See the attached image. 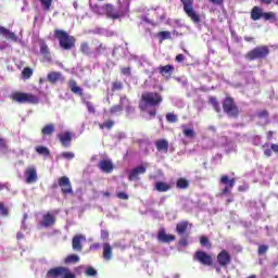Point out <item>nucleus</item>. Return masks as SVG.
<instances>
[{
    "mask_svg": "<svg viewBox=\"0 0 278 278\" xmlns=\"http://www.w3.org/2000/svg\"><path fill=\"white\" fill-rule=\"evenodd\" d=\"M162 101H164L162 93L146 91L141 94L139 100V110L141 112H148L150 118H155L157 114V110L155 108H160V105H162Z\"/></svg>",
    "mask_w": 278,
    "mask_h": 278,
    "instance_id": "obj_1",
    "label": "nucleus"
},
{
    "mask_svg": "<svg viewBox=\"0 0 278 278\" xmlns=\"http://www.w3.org/2000/svg\"><path fill=\"white\" fill-rule=\"evenodd\" d=\"M54 38H56L59 41V47L63 49V51H71L75 49L77 39L66 33V30L54 29Z\"/></svg>",
    "mask_w": 278,
    "mask_h": 278,
    "instance_id": "obj_2",
    "label": "nucleus"
},
{
    "mask_svg": "<svg viewBox=\"0 0 278 278\" xmlns=\"http://www.w3.org/2000/svg\"><path fill=\"white\" fill-rule=\"evenodd\" d=\"M270 54L268 46H258L245 53V60L254 62V60H266Z\"/></svg>",
    "mask_w": 278,
    "mask_h": 278,
    "instance_id": "obj_3",
    "label": "nucleus"
},
{
    "mask_svg": "<svg viewBox=\"0 0 278 278\" xmlns=\"http://www.w3.org/2000/svg\"><path fill=\"white\" fill-rule=\"evenodd\" d=\"M223 111L228 118H238V116H240V108L236 104V100L229 96H227L223 101Z\"/></svg>",
    "mask_w": 278,
    "mask_h": 278,
    "instance_id": "obj_4",
    "label": "nucleus"
},
{
    "mask_svg": "<svg viewBox=\"0 0 278 278\" xmlns=\"http://www.w3.org/2000/svg\"><path fill=\"white\" fill-rule=\"evenodd\" d=\"M250 18L252 21H270L271 23H275L277 21V14L275 12H264V10L257 5L253 7L250 12Z\"/></svg>",
    "mask_w": 278,
    "mask_h": 278,
    "instance_id": "obj_5",
    "label": "nucleus"
},
{
    "mask_svg": "<svg viewBox=\"0 0 278 278\" xmlns=\"http://www.w3.org/2000/svg\"><path fill=\"white\" fill-rule=\"evenodd\" d=\"M11 99L16 103H29L30 105H38V103H40L38 96L21 91L12 93Z\"/></svg>",
    "mask_w": 278,
    "mask_h": 278,
    "instance_id": "obj_6",
    "label": "nucleus"
},
{
    "mask_svg": "<svg viewBox=\"0 0 278 278\" xmlns=\"http://www.w3.org/2000/svg\"><path fill=\"white\" fill-rule=\"evenodd\" d=\"M46 278H77V276L68 267L56 266L47 271Z\"/></svg>",
    "mask_w": 278,
    "mask_h": 278,
    "instance_id": "obj_7",
    "label": "nucleus"
},
{
    "mask_svg": "<svg viewBox=\"0 0 278 278\" xmlns=\"http://www.w3.org/2000/svg\"><path fill=\"white\" fill-rule=\"evenodd\" d=\"M184 5V12L187 14L189 18H191L192 23H201V16L194 11V0H180Z\"/></svg>",
    "mask_w": 278,
    "mask_h": 278,
    "instance_id": "obj_8",
    "label": "nucleus"
},
{
    "mask_svg": "<svg viewBox=\"0 0 278 278\" xmlns=\"http://www.w3.org/2000/svg\"><path fill=\"white\" fill-rule=\"evenodd\" d=\"M194 262H199L202 266H212L214 264V258L212 257V254H208L205 251L198 250L193 254Z\"/></svg>",
    "mask_w": 278,
    "mask_h": 278,
    "instance_id": "obj_9",
    "label": "nucleus"
},
{
    "mask_svg": "<svg viewBox=\"0 0 278 278\" xmlns=\"http://www.w3.org/2000/svg\"><path fill=\"white\" fill-rule=\"evenodd\" d=\"M219 184L225 186L220 191V195L225 197V194H230L231 190H233V186H236V178H229V176L223 175L219 179Z\"/></svg>",
    "mask_w": 278,
    "mask_h": 278,
    "instance_id": "obj_10",
    "label": "nucleus"
},
{
    "mask_svg": "<svg viewBox=\"0 0 278 278\" xmlns=\"http://www.w3.org/2000/svg\"><path fill=\"white\" fill-rule=\"evenodd\" d=\"M59 188H61V192L62 194H64V197L68 195V194H73V185L71 184V178H68L67 176H62L59 178Z\"/></svg>",
    "mask_w": 278,
    "mask_h": 278,
    "instance_id": "obj_11",
    "label": "nucleus"
},
{
    "mask_svg": "<svg viewBox=\"0 0 278 278\" xmlns=\"http://www.w3.org/2000/svg\"><path fill=\"white\" fill-rule=\"evenodd\" d=\"M104 12L108 18H112V21H118V18H123V16H125V13L116 10V8L111 3L104 5Z\"/></svg>",
    "mask_w": 278,
    "mask_h": 278,
    "instance_id": "obj_12",
    "label": "nucleus"
},
{
    "mask_svg": "<svg viewBox=\"0 0 278 278\" xmlns=\"http://www.w3.org/2000/svg\"><path fill=\"white\" fill-rule=\"evenodd\" d=\"M217 263L222 268H227L229 264H231V254L227 250H222L217 254Z\"/></svg>",
    "mask_w": 278,
    "mask_h": 278,
    "instance_id": "obj_13",
    "label": "nucleus"
},
{
    "mask_svg": "<svg viewBox=\"0 0 278 278\" xmlns=\"http://www.w3.org/2000/svg\"><path fill=\"white\" fill-rule=\"evenodd\" d=\"M147 173V167L144 165H140L135 167L128 175L129 181H139L140 175H144Z\"/></svg>",
    "mask_w": 278,
    "mask_h": 278,
    "instance_id": "obj_14",
    "label": "nucleus"
},
{
    "mask_svg": "<svg viewBox=\"0 0 278 278\" xmlns=\"http://www.w3.org/2000/svg\"><path fill=\"white\" fill-rule=\"evenodd\" d=\"M159 242H163L164 244H168L170 242H175L177 237L175 235H167L164 228H161L157 232Z\"/></svg>",
    "mask_w": 278,
    "mask_h": 278,
    "instance_id": "obj_15",
    "label": "nucleus"
},
{
    "mask_svg": "<svg viewBox=\"0 0 278 278\" xmlns=\"http://www.w3.org/2000/svg\"><path fill=\"white\" fill-rule=\"evenodd\" d=\"M38 45H39V51H40L41 55L45 58V60L47 62H51V60H52L51 50L49 49L47 41H45V39H39Z\"/></svg>",
    "mask_w": 278,
    "mask_h": 278,
    "instance_id": "obj_16",
    "label": "nucleus"
},
{
    "mask_svg": "<svg viewBox=\"0 0 278 278\" xmlns=\"http://www.w3.org/2000/svg\"><path fill=\"white\" fill-rule=\"evenodd\" d=\"M159 73L164 77V79H166V81H168V79L173 77V73H175V66L170 64L161 65L159 66Z\"/></svg>",
    "mask_w": 278,
    "mask_h": 278,
    "instance_id": "obj_17",
    "label": "nucleus"
},
{
    "mask_svg": "<svg viewBox=\"0 0 278 278\" xmlns=\"http://www.w3.org/2000/svg\"><path fill=\"white\" fill-rule=\"evenodd\" d=\"M58 139L60 140L62 147L65 149L71 147V142H73V132L65 131L58 135Z\"/></svg>",
    "mask_w": 278,
    "mask_h": 278,
    "instance_id": "obj_18",
    "label": "nucleus"
},
{
    "mask_svg": "<svg viewBox=\"0 0 278 278\" xmlns=\"http://www.w3.org/2000/svg\"><path fill=\"white\" fill-rule=\"evenodd\" d=\"M54 225H55V215L51 212H47L42 216L41 226L49 228V227H53Z\"/></svg>",
    "mask_w": 278,
    "mask_h": 278,
    "instance_id": "obj_19",
    "label": "nucleus"
},
{
    "mask_svg": "<svg viewBox=\"0 0 278 278\" xmlns=\"http://www.w3.org/2000/svg\"><path fill=\"white\" fill-rule=\"evenodd\" d=\"M81 240H86L84 235H76L72 239V249L73 251L81 252L84 251V245L81 244Z\"/></svg>",
    "mask_w": 278,
    "mask_h": 278,
    "instance_id": "obj_20",
    "label": "nucleus"
},
{
    "mask_svg": "<svg viewBox=\"0 0 278 278\" xmlns=\"http://www.w3.org/2000/svg\"><path fill=\"white\" fill-rule=\"evenodd\" d=\"M98 168H100L102 173L110 174L114 170V163H112V160H101L98 164Z\"/></svg>",
    "mask_w": 278,
    "mask_h": 278,
    "instance_id": "obj_21",
    "label": "nucleus"
},
{
    "mask_svg": "<svg viewBox=\"0 0 278 278\" xmlns=\"http://www.w3.org/2000/svg\"><path fill=\"white\" fill-rule=\"evenodd\" d=\"M126 103H130L127 99V96H123L119 98V104L113 105L110 109V114H118V112H123V105Z\"/></svg>",
    "mask_w": 278,
    "mask_h": 278,
    "instance_id": "obj_22",
    "label": "nucleus"
},
{
    "mask_svg": "<svg viewBox=\"0 0 278 278\" xmlns=\"http://www.w3.org/2000/svg\"><path fill=\"white\" fill-rule=\"evenodd\" d=\"M67 86L74 94H78V97H84V89L77 86V80H68Z\"/></svg>",
    "mask_w": 278,
    "mask_h": 278,
    "instance_id": "obj_23",
    "label": "nucleus"
},
{
    "mask_svg": "<svg viewBox=\"0 0 278 278\" xmlns=\"http://www.w3.org/2000/svg\"><path fill=\"white\" fill-rule=\"evenodd\" d=\"M0 36H4L7 40H12V42H18V37L16 34L10 31V29L0 26Z\"/></svg>",
    "mask_w": 278,
    "mask_h": 278,
    "instance_id": "obj_24",
    "label": "nucleus"
},
{
    "mask_svg": "<svg viewBox=\"0 0 278 278\" xmlns=\"http://www.w3.org/2000/svg\"><path fill=\"white\" fill-rule=\"evenodd\" d=\"M26 184H34L38 179V174L36 173V167H29L25 172Z\"/></svg>",
    "mask_w": 278,
    "mask_h": 278,
    "instance_id": "obj_25",
    "label": "nucleus"
},
{
    "mask_svg": "<svg viewBox=\"0 0 278 278\" xmlns=\"http://www.w3.org/2000/svg\"><path fill=\"white\" fill-rule=\"evenodd\" d=\"M47 80L50 84L54 85L56 81H64V76H62V73H60V72H50L47 75Z\"/></svg>",
    "mask_w": 278,
    "mask_h": 278,
    "instance_id": "obj_26",
    "label": "nucleus"
},
{
    "mask_svg": "<svg viewBox=\"0 0 278 278\" xmlns=\"http://www.w3.org/2000/svg\"><path fill=\"white\" fill-rule=\"evenodd\" d=\"M156 150L163 153H168V140L166 139H159L155 141Z\"/></svg>",
    "mask_w": 278,
    "mask_h": 278,
    "instance_id": "obj_27",
    "label": "nucleus"
},
{
    "mask_svg": "<svg viewBox=\"0 0 278 278\" xmlns=\"http://www.w3.org/2000/svg\"><path fill=\"white\" fill-rule=\"evenodd\" d=\"M170 188L173 187L169 184L164 181H156L154 185V190H156V192H168Z\"/></svg>",
    "mask_w": 278,
    "mask_h": 278,
    "instance_id": "obj_28",
    "label": "nucleus"
},
{
    "mask_svg": "<svg viewBox=\"0 0 278 278\" xmlns=\"http://www.w3.org/2000/svg\"><path fill=\"white\" fill-rule=\"evenodd\" d=\"M103 260L110 262L112 260V245L110 243H103Z\"/></svg>",
    "mask_w": 278,
    "mask_h": 278,
    "instance_id": "obj_29",
    "label": "nucleus"
},
{
    "mask_svg": "<svg viewBox=\"0 0 278 278\" xmlns=\"http://www.w3.org/2000/svg\"><path fill=\"white\" fill-rule=\"evenodd\" d=\"M188 225H190L188 220H182L176 225V232L178 236H184V233L188 231Z\"/></svg>",
    "mask_w": 278,
    "mask_h": 278,
    "instance_id": "obj_30",
    "label": "nucleus"
},
{
    "mask_svg": "<svg viewBox=\"0 0 278 278\" xmlns=\"http://www.w3.org/2000/svg\"><path fill=\"white\" fill-rule=\"evenodd\" d=\"M176 188L178 190H186V189L190 188V181L186 178H179L176 181Z\"/></svg>",
    "mask_w": 278,
    "mask_h": 278,
    "instance_id": "obj_31",
    "label": "nucleus"
},
{
    "mask_svg": "<svg viewBox=\"0 0 278 278\" xmlns=\"http://www.w3.org/2000/svg\"><path fill=\"white\" fill-rule=\"evenodd\" d=\"M35 151L38 155H43V157H49V155H51V150L45 146H37Z\"/></svg>",
    "mask_w": 278,
    "mask_h": 278,
    "instance_id": "obj_32",
    "label": "nucleus"
},
{
    "mask_svg": "<svg viewBox=\"0 0 278 278\" xmlns=\"http://www.w3.org/2000/svg\"><path fill=\"white\" fill-rule=\"evenodd\" d=\"M55 132V125L54 124H47L42 129V136H52Z\"/></svg>",
    "mask_w": 278,
    "mask_h": 278,
    "instance_id": "obj_33",
    "label": "nucleus"
},
{
    "mask_svg": "<svg viewBox=\"0 0 278 278\" xmlns=\"http://www.w3.org/2000/svg\"><path fill=\"white\" fill-rule=\"evenodd\" d=\"M79 263V256L77 254H70L64 258V264H77Z\"/></svg>",
    "mask_w": 278,
    "mask_h": 278,
    "instance_id": "obj_34",
    "label": "nucleus"
},
{
    "mask_svg": "<svg viewBox=\"0 0 278 278\" xmlns=\"http://www.w3.org/2000/svg\"><path fill=\"white\" fill-rule=\"evenodd\" d=\"M208 102L211 103V105H213L215 112H217V114H220V104L218 103V99H216V97H211L208 99Z\"/></svg>",
    "mask_w": 278,
    "mask_h": 278,
    "instance_id": "obj_35",
    "label": "nucleus"
},
{
    "mask_svg": "<svg viewBox=\"0 0 278 278\" xmlns=\"http://www.w3.org/2000/svg\"><path fill=\"white\" fill-rule=\"evenodd\" d=\"M123 81L121 80H115L111 85V92H117L118 90H123Z\"/></svg>",
    "mask_w": 278,
    "mask_h": 278,
    "instance_id": "obj_36",
    "label": "nucleus"
},
{
    "mask_svg": "<svg viewBox=\"0 0 278 278\" xmlns=\"http://www.w3.org/2000/svg\"><path fill=\"white\" fill-rule=\"evenodd\" d=\"M56 160H75V153L73 152H62L56 156Z\"/></svg>",
    "mask_w": 278,
    "mask_h": 278,
    "instance_id": "obj_37",
    "label": "nucleus"
},
{
    "mask_svg": "<svg viewBox=\"0 0 278 278\" xmlns=\"http://www.w3.org/2000/svg\"><path fill=\"white\" fill-rule=\"evenodd\" d=\"M160 38V42H164V40H170V31L168 30H162L157 34Z\"/></svg>",
    "mask_w": 278,
    "mask_h": 278,
    "instance_id": "obj_38",
    "label": "nucleus"
},
{
    "mask_svg": "<svg viewBox=\"0 0 278 278\" xmlns=\"http://www.w3.org/2000/svg\"><path fill=\"white\" fill-rule=\"evenodd\" d=\"M106 47L103 43H100L96 49H94V56L99 58V55H103L106 51Z\"/></svg>",
    "mask_w": 278,
    "mask_h": 278,
    "instance_id": "obj_39",
    "label": "nucleus"
},
{
    "mask_svg": "<svg viewBox=\"0 0 278 278\" xmlns=\"http://www.w3.org/2000/svg\"><path fill=\"white\" fill-rule=\"evenodd\" d=\"M39 2L45 12L51 10V5L53 4V0H39Z\"/></svg>",
    "mask_w": 278,
    "mask_h": 278,
    "instance_id": "obj_40",
    "label": "nucleus"
},
{
    "mask_svg": "<svg viewBox=\"0 0 278 278\" xmlns=\"http://www.w3.org/2000/svg\"><path fill=\"white\" fill-rule=\"evenodd\" d=\"M112 127H114V121L108 119L104 121V123L99 124V128L100 129H112Z\"/></svg>",
    "mask_w": 278,
    "mask_h": 278,
    "instance_id": "obj_41",
    "label": "nucleus"
},
{
    "mask_svg": "<svg viewBox=\"0 0 278 278\" xmlns=\"http://www.w3.org/2000/svg\"><path fill=\"white\" fill-rule=\"evenodd\" d=\"M80 53H83L84 55H88L90 53V45H88V42H83L80 43V49H79Z\"/></svg>",
    "mask_w": 278,
    "mask_h": 278,
    "instance_id": "obj_42",
    "label": "nucleus"
},
{
    "mask_svg": "<svg viewBox=\"0 0 278 278\" xmlns=\"http://www.w3.org/2000/svg\"><path fill=\"white\" fill-rule=\"evenodd\" d=\"M182 134L186 138H197V132L192 128H185Z\"/></svg>",
    "mask_w": 278,
    "mask_h": 278,
    "instance_id": "obj_43",
    "label": "nucleus"
},
{
    "mask_svg": "<svg viewBox=\"0 0 278 278\" xmlns=\"http://www.w3.org/2000/svg\"><path fill=\"white\" fill-rule=\"evenodd\" d=\"M31 75H34V70H31L30 67H25L22 71V76L24 77V79H29V77H31Z\"/></svg>",
    "mask_w": 278,
    "mask_h": 278,
    "instance_id": "obj_44",
    "label": "nucleus"
},
{
    "mask_svg": "<svg viewBox=\"0 0 278 278\" xmlns=\"http://www.w3.org/2000/svg\"><path fill=\"white\" fill-rule=\"evenodd\" d=\"M0 216H10V211L8 210V206L3 202H0Z\"/></svg>",
    "mask_w": 278,
    "mask_h": 278,
    "instance_id": "obj_45",
    "label": "nucleus"
},
{
    "mask_svg": "<svg viewBox=\"0 0 278 278\" xmlns=\"http://www.w3.org/2000/svg\"><path fill=\"white\" fill-rule=\"evenodd\" d=\"M200 244L201 247H207L208 249H212V243H210V239L205 236L200 238Z\"/></svg>",
    "mask_w": 278,
    "mask_h": 278,
    "instance_id": "obj_46",
    "label": "nucleus"
},
{
    "mask_svg": "<svg viewBox=\"0 0 278 278\" xmlns=\"http://www.w3.org/2000/svg\"><path fill=\"white\" fill-rule=\"evenodd\" d=\"M166 121H167V123H177L178 117L175 113H167Z\"/></svg>",
    "mask_w": 278,
    "mask_h": 278,
    "instance_id": "obj_47",
    "label": "nucleus"
},
{
    "mask_svg": "<svg viewBox=\"0 0 278 278\" xmlns=\"http://www.w3.org/2000/svg\"><path fill=\"white\" fill-rule=\"evenodd\" d=\"M85 275L87 277H97V269H94V267H87Z\"/></svg>",
    "mask_w": 278,
    "mask_h": 278,
    "instance_id": "obj_48",
    "label": "nucleus"
},
{
    "mask_svg": "<svg viewBox=\"0 0 278 278\" xmlns=\"http://www.w3.org/2000/svg\"><path fill=\"white\" fill-rule=\"evenodd\" d=\"M267 252H268V245L266 244H261L257 249L258 255H266Z\"/></svg>",
    "mask_w": 278,
    "mask_h": 278,
    "instance_id": "obj_49",
    "label": "nucleus"
},
{
    "mask_svg": "<svg viewBox=\"0 0 278 278\" xmlns=\"http://www.w3.org/2000/svg\"><path fill=\"white\" fill-rule=\"evenodd\" d=\"M121 73L126 77H131V67H122Z\"/></svg>",
    "mask_w": 278,
    "mask_h": 278,
    "instance_id": "obj_50",
    "label": "nucleus"
},
{
    "mask_svg": "<svg viewBox=\"0 0 278 278\" xmlns=\"http://www.w3.org/2000/svg\"><path fill=\"white\" fill-rule=\"evenodd\" d=\"M86 106L89 114H94V112H97V110L94 109V104H92V102H86Z\"/></svg>",
    "mask_w": 278,
    "mask_h": 278,
    "instance_id": "obj_51",
    "label": "nucleus"
},
{
    "mask_svg": "<svg viewBox=\"0 0 278 278\" xmlns=\"http://www.w3.org/2000/svg\"><path fill=\"white\" fill-rule=\"evenodd\" d=\"M117 199H121L122 201H127L129 199V195L126 192H118L116 194Z\"/></svg>",
    "mask_w": 278,
    "mask_h": 278,
    "instance_id": "obj_52",
    "label": "nucleus"
},
{
    "mask_svg": "<svg viewBox=\"0 0 278 278\" xmlns=\"http://www.w3.org/2000/svg\"><path fill=\"white\" fill-rule=\"evenodd\" d=\"M258 118H268V111L263 110L257 113Z\"/></svg>",
    "mask_w": 278,
    "mask_h": 278,
    "instance_id": "obj_53",
    "label": "nucleus"
},
{
    "mask_svg": "<svg viewBox=\"0 0 278 278\" xmlns=\"http://www.w3.org/2000/svg\"><path fill=\"white\" fill-rule=\"evenodd\" d=\"M101 238L102 240H108L110 238V231L108 230H101Z\"/></svg>",
    "mask_w": 278,
    "mask_h": 278,
    "instance_id": "obj_54",
    "label": "nucleus"
},
{
    "mask_svg": "<svg viewBox=\"0 0 278 278\" xmlns=\"http://www.w3.org/2000/svg\"><path fill=\"white\" fill-rule=\"evenodd\" d=\"M179 245L180 247H188V238L187 237H182L179 241Z\"/></svg>",
    "mask_w": 278,
    "mask_h": 278,
    "instance_id": "obj_55",
    "label": "nucleus"
},
{
    "mask_svg": "<svg viewBox=\"0 0 278 278\" xmlns=\"http://www.w3.org/2000/svg\"><path fill=\"white\" fill-rule=\"evenodd\" d=\"M213 5H223L225 3V0H208Z\"/></svg>",
    "mask_w": 278,
    "mask_h": 278,
    "instance_id": "obj_56",
    "label": "nucleus"
},
{
    "mask_svg": "<svg viewBox=\"0 0 278 278\" xmlns=\"http://www.w3.org/2000/svg\"><path fill=\"white\" fill-rule=\"evenodd\" d=\"M101 248V244H99V243H92L91 245H90V251H97V250H99Z\"/></svg>",
    "mask_w": 278,
    "mask_h": 278,
    "instance_id": "obj_57",
    "label": "nucleus"
},
{
    "mask_svg": "<svg viewBox=\"0 0 278 278\" xmlns=\"http://www.w3.org/2000/svg\"><path fill=\"white\" fill-rule=\"evenodd\" d=\"M184 60H186V56H184V54L176 55V62L181 63V62H184Z\"/></svg>",
    "mask_w": 278,
    "mask_h": 278,
    "instance_id": "obj_58",
    "label": "nucleus"
},
{
    "mask_svg": "<svg viewBox=\"0 0 278 278\" xmlns=\"http://www.w3.org/2000/svg\"><path fill=\"white\" fill-rule=\"evenodd\" d=\"M264 155H266V157H270L273 155V148L264 150Z\"/></svg>",
    "mask_w": 278,
    "mask_h": 278,
    "instance_id": "obj_59",
    "label": "nucleus"
},
{
    "mask_svg": "<svg viewBox=\"0 0 278 278\" xmlns=\"http://www.w3.org/2000/svg\"><path fill=\"white\" fill-rule=\"evenodd\" d=\"M239 192H247V190H249V186L247 185H242L238 187Z\"/></svg>",
    "mask_w": 278,
    "mask_h": 278,
    "instance_id": "obj_60",
    "label": "nucleus"
},
{
    "mask_svg": "<svg viewBox=\"0 0 278 278\" xmlns=\"http://www.w3.org/2000/svg\"><path fill=\"white\" fill-rule=\"evenodd\" d=\"M271 151L274 152V153H276V155H278V144L277 143H271Z\"/></svg>",
    "mask_w": 278,
    "mask_h": 278,
    "instance_id": "obj_61",
    "label": "nucleus"
},
{
    "mask_svg": "<svg viewBox=\"0 0 278 278\" xmlns=\"http://www.w3.org/2000/svg\"><path fill=\"white\" fill-rule=\"evenodd\" d=\"M126 112L129 114L131 112H134V106L129 105V103H127V106H126Z\"/></svg>",
    "mask_w": 278,
    "mask_h": 278,
    "instance_id": "obj_62",
    "label": "nucleus"
},
{
    "mask_svg": "<svg viewBox=\"0 0 278 278\" xmlns=\"http://www.w3.org/2000/svg\"><path fill=\"white\" fill-rule=\"evenodd\" d=\"M260 2L264 5H270V3H273V0H260Z\"/></svg>",
    "mask_w": 278,
    "mask_h": 278,
    "instance_id": "obj_63",
    "label": "nucleus"
},
{
    "mask_svg": "<svg viewBox=\"0 0 278 278\" xmlns=\"http://www.w3.org/2000/svg\"><path fill=\"white\" fill-rule=\"evenodd\" d=\"M0 149H5V140L0 138Z\"/></svg>",
    "mask_w": 278,
    "mask_h": 278,
    "instance_id": "obj_64",
    "label": "nucleus"
}]
</instances>
